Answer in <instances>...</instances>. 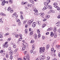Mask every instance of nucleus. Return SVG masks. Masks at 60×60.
<instances>
[{
    "label": "nucleus",
    "mask_w": 60,
    "mask_h": 60,
    "mask_svg": "<svg viewBox=\"0 0 60 60\" xmlns=\"http://www.w3.org/2000/svg\"><path fill=\"white\" fill-rule=\"evenodd\" d=\"M54 37L55 38H56V37H57V35H54Z\"/></svg>",
    "instance_id": "50"
},
{
    "label": "nucleus",
    "mask_w": 60,
    "mask_h": 60,
    "mask_svg": "<svg viewBox=\"0 0 60 60\" xmlns=\"http://www.w3.org/2000/svg\"><path fill=\"white\" fill-rule=\"evenodd\" d=\"M18 60H22V58H19L18 59Z\"/></svg>",
    "instance_id": "64"
},
{
    "label": "nucleus",
    "mask_w": 60,
    "mask_h": 60,
    "mask_svg": "<svg viewBox=\"0 0 60 60\" xmlns=\"http://www.w3.org/2000/svg\"><path fill=\"white\" fill-rule=\"evenodd\" d=\"M20 18L22 19H23L24 18H23V16L22 15H21L20 16Z\"/></svg>",
    "instance_id": "29"
},
{
    "label": "nucleus",
    "mask_w": 60,
    "mask_h": 60,
    "mask_svg": "<svg viewBox=\"0 0 60 60\" xmlns=\"http://www.w3.org/2000/svg\"><path fill=\"white\" fill-rule=\"evenodd\" d=\"M27 2H22L21 3V4L22 5H24V4H27Z\"/></svg>",
    "instance_id": "19"
},
{
    "label": "nucleus",
    "mask_w": 60,
    "mask_h": 60,
    "mask_svg": "<svg viewBox=\"0 0 60 60\" xmlns=\"http://www.w3.org/2000/svg\"><path fill=\"white\" fill-rule=\"evenodd\" d=\"M41 34H39L38 36V38H40V37H41Z\"/></svg>",
    "instance_id": "21"
},
{
    "label": "nucleus",
    "mask_w": 60,
    "mask_h": 60,
    "mask_svg": "<svg viewBox=\"0 0 60 60\" xmlns=\"http://www.w3.org/2000/svg\"><path fill=\"white\" fill-rule=\"evenodd\" d=\"M9 54H11V55H12L13 53V51H10L9 52Z\"/></svg>",
    "instance_id": "13"
},
{
    "label": "nucleus",
    "mask_w": 60,
    "mask_h": 60,
    "mask_svg": "<svg viewBox=\"0 0 60 60\" xmlns=\"http://www.w3.org/2000/svg\"><path fill=\"white\" fill-rule=\"evenodd\" d=\"M50 17V15H46V19H49V18Z\"/></svg>",
    "instance_id": "11"
},
{
    "label": "nucleus",
    "mask_w": 60,
    "mask_h": 60,
    "mask_svg": "<svg viewBox=\"0 0 60 60\" xmlns=\"http://www.w3.org/2000/svg\"><path fill=\"white\" fill-rule=\"evenodd\" d=\"M17 51L16 50H15L14 51H13V53H14V54H16V53Z\"/></svg>",
    "instance_id": "53"
},
{
    "label": "nucleus",
    "mask_w": 60,
    "mask_h": 60,
    "mask_svg": "<svg viewBox=\"0 0 60 60\" xmlns=\"http://www.w3.org/2000/svg\"><path fill=\"white\" fill-rule=\"evenodd\" d=\"M1 4L3 6L4 5V4H5V1H4L2 2Z\"/></svg>",
    "instance_id": "10"
},
{
    "label": "nucleus",
    "mask_w": 60,
    "mask_h": 60,
    "mask_svg": "<svg viewBox=\"0 0 60 60\" xmlns=\"http://www.w3.org/2000/svg\"><path fill=\"white\" fill-rule=\"evenodd\" d=\"M26 49V47H25V46H23L22 48V49L23 50H25V49Z\"/></svg>",
    "instance_id": "45"
},
{
    "label": "nucleus",
    "mask_w": 60,
    "mask_h": 60,
    "mask_svg": "<svg viewBox=\"0 0 60 60\" xmlns=\"http://www.w3.org/2000/svg\"><path fill=\"white\" fill-rule=\"evenodd\" d=\"M36 24V23H35V22H34L32 23V26L33 27H34L35 26Z\"/></svg>",
    "instance_id": "7"
},
{
    "label": "nucleus",
    "mask_w": 60,
    "mask_h": 60,
    "mask_svg": "<svg viewBox=\"0 0 60 60\" xmlns=\"http://www.w3.org/2000/svg\"><path fill=\"white\" fill-rule=\"evenodd\" d=\"M6 57L7 58H8V57H9L8 53H7L6 54Z\"/></svg>",
    "instance_id": "27"
},
{
    "label": "nucleus",
    "mask_w": 60,
    "mask_h": 60,
    "mask_svg": "<svg viewBox=\"0 0 60 60\" xmlns=\"http://www.w3.org/2000/svg\"><path fill=\"white\" fill-rule=\"evenodd\" d=\"M45 47H43V48L41 47L40 49H39V51L40 53H42V52H43L44 51H45Z\"/></svg>",
    "instance_id": "2"
},
{
    "label": "nucleus",
    "mask_w": 60,
    "mask_h": 60,
    "mask_svg": "<svg viewBox=\"0 0 60 60\" xmlns=\"http://www.w3.org/2000/svg\"><path fill=\"white\" fill-rule=\"evenodd\" d=\"M39 15L40 16H43L44 15V14L43 13H40L39 14Z\"/></svg>",
    "instance_id": "17"
},
{
    "label": "nucleus",
    "mask_w": 60,
    "mask_h": 60,
    "mask_svg": "<svg viewBox=\"0 0 60 60\" xmlns=\"http://www.w3.org/2000/svg\"><path fill=\"white\" fill-rule=\"evenodd\" d=\"M46 26V25L45 24H43L42 26V28H44V27H45V26Z\"/></svg>",
    "instance_id": "24"
},
{
    "label": "nucleus",
    "mask_w": 60,
    "mask_h": 60,
    "mask_svg": "<svg viewBox=\"0 0 60 60\" xmlns=\"http://www.w3.org/2000/svg\"><path fill=\"white\" fill-rule=\"evenodd\" d=\"M9 33H6L5 34V36H7L8 35H9Z\"/></svg>",
    "instance_id": "36"
},
{
    "label": "nucleus",
    "mask_w": 60,
    "mask_h": 60,
    "mask_svg": "<svg viewBox=\"0 0 60 60\" xmlns=\"http://www.w3.org/2000/svg\"><path fill=\"white\" fill-rule=\"evenodd\" d=\"M9 2L11 4H12L13 3L12 0H9Z\"/></svg>",
    "instance_id": "33"
},
{
    "label": "nucleus",
    "mask_w": 60,
    "mask_h": 60,
    "mask_svg": "<svg viewBox=\"0 0 60 60\" xmlns=\"http://www.w3.org/2000/svg\"><path fill=\"white\" fill-rule=\"evenodd\" d=\"M24 60H26V59L28 60H29V56L27 55V56H25L23 58Z\"/></svg>",
    "instance_id": "4"
},
{
    "label": "nucleus",
    "mask_w": 60,
    "mask_h": 60,
    "mask_svg": "<svg viewBox=\"0 0 60 60\" xmlns=\"http://www.w3.org/2000/svg\"><path fill=\"white\" fill-rule=\"evenodd\" d=\"M3 13H1L0 14V15H1V16H3Z\"/></svg>",
    "instance_id": "59"
},
{
    "label": "nucleus",
    "mask_w": 60,
    "mask_h": 60,
    "mask_svg": "<svg viewBox=\"0 0 60 60\" xmlns=\"http://www.w3.org/2000/svg\"><path fill=\"white\" fill-rule=\"evenodd\" d=\"M34 40H31L30 42V43H34Z\"/></svg>",
    "instance_id": "28"
},
{
    "label": "nucleus",
    "mask_w": 60,
    "mask_h": 60,
    "mask_svg": "<svg viewBox=\"0 0 60 60\" xmlns=\"http://www.w3.org/2000/svg\"><path fill=\"white\" fill-rule=\"evenodd\" d=\"M11 7H9L8 8V11H10L11 10Z\"/></svg>",
    "instance_id": "23"
},
{
    "label": "nucleus",
    "mask_w": 60,
    "mask_h": 60,
    "mask_svg": "<svg viewBox=\"0 0 60 60\" xmlns=\"http://www.w3.org/2000/svg\"><path fill=\"white\" fill-rule=\"evenodd\" d=\"M1 55L2 56H4L5 55V53L3 52L2 53Z\"/></svg>",
    "instance_id": "48"
},
{
    "label": "nucleus",
    "mask_w": 60,
    "mask_h": 60,
    "mask_svg": "<svg viewBox=\"0 0 60 60\" xmlns=\"http://www.w3.org/2000/svg\"><path fill=\"white\" fill-rule=\"evenodd\" d=\"M53 5H57V3H54L53 4Z\"/></svg>",
    "instance_id": "37"
},
{
    "label": "nucleus",
    "mask_w": 60,
    "mask_h": 60,
    "mask_svg": "<svg viewBox=\"0 0 60 60\" xmlns=\"http://www.w3.org/2000/svg\"><path fill=\"white\" fill-rule=\"evenodd\" d=\"M34 11L35 12H38V11H37V9H35L34 10Z\"/></svg>",
    "instance_id": "35"
},
{
    "label": "nucleus",
    "mask_w": 60,
    "mask_h": 60,
    "mask_svg": "<svg viewBox=\"0 0 60 60\" xmlns=\"http://www.w3.org/2000/svg\"><path fill=\"white\" fill-rule=\"evenodd\" d=\"M20 13L21 14H23V12L22 11H21L20 12Z\"/></svg>",
    "instance_id": "60"
},
{
    "label": "nucleus",
    "mask_w": 60,
    "mask_h": 60,
    "mask_svg": "<svg viewBox=\"0 0 60 60\" xmlns=\"http://www.w3.org/2000/svg\"><path fill=\"white\" fill-rule=\"evenodd\" d=\"M25 8L26 9H28V7H26Z\"/></svg>",
    "instance_id": "58"
},
{
    "label": "nucleus",
    "mask_w": 60,
    "mask_h": 60,
    "mask_svg": "<svg viewBox=\"0 0 60 60\" xmlns=\"http://www.w3.org/2000/svg\"><path fill=\"white\" fill-rule=\"evenodd\" d=\"M25 27H26V28H27V27H28V25H27V24H26L25 25Z\"/></svg>",
    "instance_id": "54"
},
{
    "label": "nucleus",
    "mask_w": 60,
    "mask_h": 60,
    "mask_svg": "<svg viewBox=\"0 0 60 60\" xmlns=\"http://www.w3.org/2000/svg\"><path fill=\"white\" fill-rule=\"evenodd\" d=\"M22 44H23V45L24 46H27L28 45V44L25 42H24L23 43H22Z\"/></svg>",
    "instance_id": "12"
},
{
    "label": "nucleus",
    "mask_w": 60,
    "mask_h": 60,
    "mask_svg": "<svg viewBox=\"0 0 60 60\" xmlns=\"http://www.w3.org/2000/svg\"><path fill=\"white\" fill-rule=\"evenodd\" d=\"M34 14L35 15H39V13L37 12L34 13Z\"/></svg>",
    "instance_id": "18"
},
{
    "label": "nucleus",
    "mask_w": 60,
    "mask_h": 60,
    "mask_svg": "<svg viewBox=\"0 0 60 60\" xmlns=\"http://www.w3.org/2000/svg\"><path fill=\"white\" fill-rule=\"evenodd\" d=\"M13 56H11L10 57V59L11 60H12V59H13Z\"/></svg>",
    "instance_id": "42"
},
{
    "label": "nucleus",
    "mask_w": 60,
    "mask_h": 60,
    "mask_svg": "<svg viewBox=\"0 0 60 60\" xmlns=\"http://www.w3.org/2000/svg\"><path fill=\"white\" fill-rule=\"evenodd\" d=\"M2 16H6V14L4 13H3V15H2Z\"/></svg>",
    "instance_id": "62"
},
{
    "label": "nucleus",
    "mask_w": 60,
    "mask_h": 60,
    "mask_svg": "<svg viewBox=\"0 0 60 60\" xmlns=\"http://www.w3.org/2000/svg\"><path fill=\"white\" fill-rule=\"evenodd\" d=\"M49 34V32H47L45 34L46 35H48Z\"/></svg>",
    "instance_id": "61"
},
{
    "label": "nucleus",
    "mask_w": 60,
    "mask_h": 60,
    "mask_svg": "<svg viewBox=\"0 0 60 60\" xmlns=\"http://www.w3.org/2000/svg\"><path fill=\"white\" fill-rule=\"evenodd\" d=\"M60 22H57L56 24V26H60Z\"/></svg>",
    "instance_id": "8"
},
{
    "label": "nucleus",
    "mask_w": 60,
    "mask_h": 60,
    "mask_svg": "<svg viewBox=\"0 0 60 60\" xmlns=\"http://www.w3.org/2000/svg\"><path fill=\"white\" fill-rule=\"evenodd\" d=\"M4 52V51L3 50H1L0 51V53H4L3 52Z\"/></svg>",
    "instance_id": "52"
},
{
    "label": "nucleus",
    "mask_w": 60,
    "mask_h": 60,
    "mask_svg": "<svg viewBox=\"0 0 60 60\" xmlns=\"http://www.w3.org/2000/svg\"><path fill=\"white\" fill-rule=\"evenodd\" d=\"M13 47L14 48H16V45L15 44H13Z\"/></svg>",
    "instance_id": "16"
},
{
    "label": "nucleus",
    "mask_w": 60,
    "mask_h": 60,
    "mask_svg": "<svg viewBox=\"0 0 60 60\" xmlns=\"http://www.w3.org/2000/svg\"><path fill=\"white\" fill-rule=\"evenodd\" d=\"M8 43V42H5V44H4L3 45V48H7V44Z\"/></svg>",
    "instance_id": "5"
},
{
    "label": "nucleus",
    "mask_w": 60,
    "mask_h": 60,
    "mask_svg": "<svg viewBox=\"0 0 60 60\" xmlns=\"http://www.w3.org/2000/svg\"><path fill=\"white\" fill-rule=\"evenodd\" d=\"M32 34H33V31H31L30 32V35H32Z\"/></svg>",
    "instance_id": "41"
},
{
    "label": "nucleus",
    "mask_w": 60,
    "mask_h": 60,
    "mask_svg": "<svg viewBox=\"0 0 60 60\" xmlns=\"http://www.w3.org/2000/svg\"><path fill=\"white\" fill-rule=\"evenodd\" d=\"M34 20H29L28 21V24L29 26H30L31 25L32 23L33 22Z\"/></svg>",
    "instance_id": "3"
},
{
    "label": "nucleus",
    "mask_w": 60,
    "mask_h": 60,
    "mask_svg": "<svg viewBox=\"0 0 60 60\" xmlns=\"http://www.w3.org/2000/svg\"><path fill=\"white\" fill-rule=\"evenodd\" d=\"M27 52V51H25L24 52H23V53L24 55H26V52Z\"/></svg>",
    "instance_id": "57"
},
{
    "label": "nucleus",
    "mask_w": 60,
    "mask_h": 60,
    "mask_svg": "<svg viewBox=\"0 0 60 60\" xmlns=\"http://www.w3.org/2000/svg\"><path fill=\"white\" fill-rule=\"evenodd\" d=\"M29 1L30 2V3H32V4L34 3V1H33V0H29Z\"/></svg>",
    "instance_id": "22"
},
{
    "label": "nucleus",
    "mask_w": 60,
    "mask_h": 60,
    "mask_svg": "<svg viewBox=\"0 0 60 60\" xmlns=\"http://www.w3.org/2000/svg\"><path fill=\"white\" fill-rule=\"evenodd\" d=\"M37 32L38 33H40V30L38 29L37 30Z\"/></svg>",
    "instance_id": "34"
},
{
    "label": "nucleus",
    "mask_w": 60,
    "mask_h": 60,
    "mask_svg": "<svg viewBox=\"0 0 60 60\" xmlns=\"http://www.w3.org/2000/svg\"><path fill=\"white\" fill-rule=\"evenodd\" d=\"M25 32L26 34H27V30L26 29H25Z\"/></svg>",
    "instance_id": "46"
},
{
    "label": "nucleus",
    "mask_w": 60,
    "mask_h": 60,
    "mask_svg": "<svg viewBox=\"0 0 60 60\" xmlns=\"http://www.w3.org/2000/svg\"><path fill=\"white\" fill-rule=\"evenodd\" d=\"M33 50H30V53H33V52H33Z\"/></svg>",
    "instance_id": "44"
},
{
    "label": "nucleus",
    "mask_w": 60,
    "mask_h": 60,
    "mask_svg": "<svg viewBox=\"0 0 60 60\" xmlns=\"http://www.w3.org/2000/svg\"><path fill=\"white\" fill-rule=\"evenodd\" d=\"M21 22H19L18 25L19 26H21Z\"/></svg>",
    "instance_id": "47"
},
{
    "label": "nucleus",
    "mask_w": 60,
    "mask_h": 60,
    "mask_svg": "<svg viewBox=\"0 0 60 60\" xmlns=\"http://www.w3.org/2000/svg\"><path fill=\"white\" fill-rule=\"evenodd\" d=\"M41 22L39 21H38L36 23L38 25H39V26H41Z\"/></svg>",
    "instance_id": "6"
},
{
    "label": "nucleus",
    "mask_w": 60,
    "mask_h": 60,
    "mask_svg": "<svg viewBox=\"0 0 60 60\" xmlns=\"http://www.w3.org/2000/svg\"><path fill=\"white\" fill-rule=\"evenodd\" d=\"M54 7L55 8H57V7H58V6H57V5H54Z\"/></svg>",
    "instance_id": "55"
},
{
    "label": "nucleus",
    "mask_w": 60,
    "mask_h": 60,
    "mask_svg": "<svg viewBox=\"0 0 60 60\" xmlns=\"http://www.w3.org/2000/svg\"><path fill=\"white\" fill-rule=\"evenodd\" d=\"M44 4H45V6H47V5H48V3L46 2H45Z\"/></svg>",
    "instance_id": "40"
},
{
    "label": "nucleus",
    "mask_w": 60,
    "mask_h": 60,
    "mask_svg": "<svg viewBox=\"0 0 60 60\" xmlns=\"http://www.w3.org/2000/svg\"><path fill=\"white\" fill-rule=\"evenodd\" d=\"M53 35H54V34H53V33L52 32H51V34H50V35L52 37L53 36Z\"/></svg>",
    "instance_id": "20"
},
{
    "label": "nucleus",
    "mask_w": 60,
    "mask_h": 60,
    "mask_svg": "<svg viewBox=\"0 0 60 60\" xmlns=\"http://www.w3.org/2000/svg\"><path fill=\"white\" fill-rule=\"evenodd\" d=\"M27 6L28 7H29L30 6V4H27Z\"/></svg>",
    "instance_id": "51"
},
{
    "label": "nucleus",
    "mask_w": 60,
    "mask_h": 60,
    "mask_svg": "<svg viewBox=\"0 0 60 60\" xmlns=\"http://www.w3.org/2000/svg\"><path fill=\"white\" fill-rule=\"evenodd\" d=\"M53 31L54 32H55L56 31V27H54Z\"/></svg>",
    "instance_id": "9"
},
{
    "label": "nucleus",
    "mask_w": 60,
    "mask_h": 60,
    "mask_svg": "<svg viewBox=\"0 0 60 60\" xmlns=\"http://www.w3.org/2000/svg\"><path fill=\"white\" fill-rule=\"evenodd\" d=\"M16 34V33H12V34L13 35H15V34Z\"/></svg>",
    "instance_id": "56"
},
{
    "label": "nucleus",
    "mask_w": 60,
    "mask_h": 60,
    "mask_svg": "<svg viewBox=\"0 0 60 60\" xmlns=\"http://www.w3.org/2000/svg\"><path fill=\"white\" fill-rule=\"evenodd\" d=\"M42 58L43 59H45V56H42Z\"/></svg>",
    "instance_id": "30"
},
{
    "label": "nucleus",
    "mask_w": 60,
    "mask_h": 60,
    "mask_svg": "<svg viewBox=\"0 0 60 60\" xmlns=\"http://www.w3.org/2000/svg\"><path fill=\"white\" fill-rule=\"evenodd\" d=\"M34 37L35 38V39H36L37 38V35L36 34L34 35Z\"/></svg>",
    "instance_id": "26"
},
{
    "label": "nucleus",
    "mask_w": 60,
    "mask_h": 60,
    "mask_svg": "<svg viewBox=\"0 0 60 60\" xmlns=\"http://www.w3.org/2000/svg\"><path fill=\"white\" fill-rule=\"evenodd\" d=\"M32 50H34L35 49V46L34 45H33L32 46Z\"/></svg>",
    "instance_id": "15"
},
{
    "label": "nucleus",
    "mask_w": 60,
    "mask_h": 60,
    "mask_svg": "<svg viewBox=\"0 0 60 60\" xmlns=\"http://www.w3.org/2000/svg\"><path fill=\"white\" fill-rule=\"evenodd\" d=\"M49 45H48L46 46V48L47 49H49Z\"/></svg>",
    "instance_id": "32"
},
{
    "label": "nucleus",
    "mask_w": 60,
    "mask_h": 60,
    "mask_svg": "<svg viewBox=\"0 0 60 60\" xmlns=\"http://www.w3.org/2000/svg\"><path fill=\"white\" fill-rule=\"evenodd\" d=\"M50 59V57H49V56H48L47 57V60H49Z\"/></svg>",
    "instance_id": "43"
},
{
    "label": "nucleus",
    "mask_w": 60,
    "mask_h": 60,
    "mask_svg": "<svg viewBox=\"0 0 60 60\" xmlns=\"http://www.w3.org/2000/svg\"><path fill=\"white\" fill-rule=\"evenodd\" d=\"M11 40V38H9L7 39V41H9Z\"/></svg>",
    "instance_id": "38"
},
{
    "label": "nucleus",
    "mask_w": 60,
    "mask_h": 60,
    "mask_svg": "<svg viewBox=\"0 0 60 60\" xmlns=\"http://www.w3.org/2000/svg\"><path fill=\"white\" fill-rule=\"evenodd\" d=\"M51 12L52 13H54L55 12V11L53 10H51Z\"/></svg>",
    "instance_id": "49"
},
{
    "label": "nucleus",
    "mask_w": 60,
    "mask_h": 60,
    "mask_svg": "<svg viewBox=\"0 0 60 60\" xmlns=\"http://www.w3.org/2000/svg\"><path fill=\"white\" fill-rule=\"evenodd\" d=\"M48 7H49L50 9H51L52 8V6H51V5H48L44 7L43 8L42 10L43 11H44V10H45L47 9H48Z\"/></svg>",
    "instance_id": "1"
},
{
    "label": "nucleus",
    "mask_w": 60,
    "mask_h": 60,
    "mask_svg": "<svg viewBox=\"0 0 60 60\" xmlns=\"http://www.w3.org/2000/svg\"><path fill=\"white\" fill-rule=\"evenodd\" d=\"M57 18L58 19H60V15L58 16Z\"/></svg>",
    "instance_id": "63"
},
{
    "label": "nucleus",
    "mask_w": 60,
    "mask_h": 60,
    "mask_svg": "<svg viewBox=\"0 0 60 60\" xmlns=\"http://www.w3.org/2000/svg\"><path fill=\"white\" fill-rule=\"evenodd\" d=\"M10 11V12H13V10L11 8Z\"/></svg>",
    "instance_id": "31"
},
{
    "label": "nucleus",
    "mask_w": 60,
    "mask_h": 60,
    "mask_svg": "<svg viewBox=\"0 0 60 60\" xmlns=\"http://www.w3.org/2000/svg\"><path fill=\"white\" fill-rule=\"evenodd\" d=\"M57 10L59 11L60 10V8L58 7L57 8Z\"/></svg>",
    "instance_id": "39"
},
{
    "label": "nucleus",
    "mask_w": 60,
    "mask_h": 60,
    "mask_svg": "<svg viewBox=\"0 0 60 60\" xmlns=\"http://www.w3.org/2000/svg\"><path fill=\"white\" fill-rule=\"evenodd\" d=\"M16 14V13H15L13 15H12V17H14V18H15V15Z\"/></svg>",
    "instance_id": "14"
},
{
    "label": "nucleus",
    "mask_w": 60,
    "mask_h": 60,
    "mask_svg": "<svg viewBox=\"0 0 60 60\" xmlns=\"http://www.w3.org/2000/svg\"><path fill=\"white\" fill-rule=\"evenodd\" d=\"M22 37H21L19 39V40H18V41H22Z\"/></svg>",
    "instance_id": "25"
}]
</instances>
